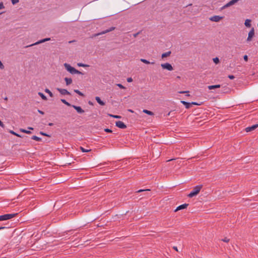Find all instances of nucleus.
Listing matches in <instances>:
<instances>
[{
  "label": "nucleus",
  "instance_id": "nucleus-50",
  "mask_svg": "<svg viewBox=\"0 0 258 258\" xmlns=\"http://www.w3.org/2000/svg\"><path fill=\"white\" fill-rule=\"evenodd\" d=\"M76 74H82V75H83V74L82 72H80V71H78V70H77V73H76Z\"/></svg>",
  "mask_w": 258,
  "mask_h": 258
},
{
  "label": "nucleus",
  "instance_id": "nucleus-22",
  "mask_svg": "<svg viewBox=\"0 0 258 258\" xmlns=\"http://www.w3.org/2000/svg\"><path fill=\"white\" fill-rule=\"evenodd\" d=\"M31 139L32 140H36L38 142H40L41 141V138L36 136H33L32 137H31Z\"/></svg>",
  "mask_w": 258,
  "mask_h": 258
},
{
  "label": "nucleus",
  "instance_id": "nucleus-36",
  "mask_svg": "<svg viewBox=\"0 0 258 258\" xmlns=\"http://www.w3.org/2000/svg\"><path fill=\"white\" fill-rule=\"evenodd\" d=\"M11 2L13 5H15L19 2V0H11Z\"/></svg>",
  "mask_w": 258,
  "mask_h": 258
},
{
  "label": "nucleus",
  "instance_id": "nucleus-12",
  "mask_svg": "<svg viewBox=\"0 0 258 258\" xmlns=\"http://www.w3.org/2000/svg\"><path fill=\"white\" fill-rule=\"evenodd\" d=\"M72 107H73L75 109H76L77 112L79 113H83L84 112V110L80 106L73 105H72Z\"/></svg>",
  "mask_w": 258,
  "mask_h": 258
},
{
  "label": "nucleus",
  "instance_id": "nucleus-42",
  "mask_svg": "<svg viewBox=\"0 0 258 258\" xmlns=\"http://www.w3.org/2000/svg\"><path fill=\"white\" fill-rule=\"evenodd\" d=\"M191 103V105L192 104H193V105H200L201 104H200V103H198L197 102H191V103Z\"/></svg>",
  "mask_w": 258,
  "mask_h": 258
},
{
  "label": "nucleus",
  "instance_id": "nucleus-39",
  "mask_svg": "<svg viewBox=\"0 0 258 258\" xmlns=\"http://www.w3.org/2000/svg\"><path fill=\"white\" fill-rule=\"evenodd\" d=\"M4 8H5V7H4L3 3V2H1L0 3V10L3 9Z\"/></svg>",
  "mask_w": 258,
  "mask_h": 258
},
{
  "label": "nucleus",
  "instance_id": "nucleus-29",
  "mask_svg": "<svg viewBox=\"0 0 258 258\" xmlns=\"http://www.w3.org/2000/svg\"><path fill=\"white\" fill-rule=\"evenodd\" d=\"M80 149L83 152H89L91 151L90 149H85L82 147H80Z\"/></svg>",
  "mask_w": 258,
  "mask_h": 258
},
{
  "label": "nucleus",
  "instance_id": "nucleus-16",
  "mask_svg": "<svg viewBox=\"0 0 258 258\" xmlns=\"http://www.w3.org/2000/svg\"><path fill=\"white\" fill-rule=\"evenodd\" d=\"M220 86V85H210L208 86V88L209 90H212L214 89L219 88Z\"/></svg>",
  "mask_w": 258,
  "mask_h": 258
},
{
  "label": "nucleus",
  "instance_id": "nucleus-37",
  "mask_svg": "<svg viewBox=\"0 0 258 258\" xmlns=\"http://www.w3.org/2000/svg\"><path fill=\"white\" fill-rule=\"evenodd\" d=\"M229 240H230L227 237H225L224 239H222V241L225 242H228L229 241Z\"/></svg>",
  "mask_w": 258,
  "mask_h": 258
},
{
  "label": "nucleus",
  "instance_id": "nucleus-30",
  "mask_svg": "<svg viewBox=\"0 0 258 258\" xmlns=\"http://www.w3.org/2000/svg\"><path fill=\"white\" fill-rule=\"evenodd\" d=\"M188 92H189V91H179V92H178V93H180V94H185H185H186V95L187 96H189V95H189V94H187V93H188Z\"/></svg>",
  "mask_w": 258,
  "mask_h": 258
},
{
  "label": "nucleus",
  "instance_id": "nucleus-27",
  "mask_svg": "<svg viewBox=\"0 0 258 258\" xmlns=\"http://www.w3.org/2000/svg\"><path fill=\"white\" fill-rule=\"evenodd\" d=\"M108 115L109 116H111V117L115 118H120L121 117V116L117 115H112V114H109Z\"/></svg>",
  "mask_w": 258,
  "mask_h": 258
},
{
  "label": "nucleus",
  "instance_id": "nucleus-52",
  "mask_svg": "<svg viewBox=\"0 0 258 258\" xmlns=\"http://www.w3.org/2000/svg\"><path fill=\"white\" fill-rule=\"evenodd\" d=\"M227 8L226 7H225V6H223L221 8V10H224L225 9Z\"/></svg>",
  "mask_w": 258,
  "mask_h": 258
},
{
  "label": "nucleus",
  "instance_id": "nucleus-20",
  "mask_svg": "<svg viewBox=\"0 0 258 258\" xmlns=\"http://www.w3.org/2000/svg\"><path fill=\"white\" fill-rule=\"evenodd\" d=\"M171 54V51H167L165 53H163L162 54V58H164V57H168Z\"/></svg>",
  "mask_w": 258,
  "mask_h": 258
},
{
  "label": "nucleus",
  "instance_id": "nucleus-43",
  "mask_svg": "<svg viewBox=\"0 0 258 258\" xmlns=\"http://www.w3.org/2000/svg\"><path fill=\"white\" fill-rule=\"evenodd\" d=\"M104 131L107 133H111L112 132V131L109 128H105L104 130Z\"/></svg>",
  "mask_w": 258,
  "mask_h": 258
},
{
  "label": "nucleus",
  "instance_id": "nucleus-60",
  "mask_svg": "<svg viewBox=\"0 0 258 258\" xmlns=\"http://www.w3.org/2000/svg\"><path fill=\"white\" fill-rule=\"evenodd\" d=\"M2 14H3V13H0V15H1Z\"/></svg>",
  "mask_w": 258,
  "mask_h": 258
},
{
  "label": "nucleus",
  "instance_id": "nucleus-7",
  "mask_svg": "<svg viewBox=\"0 0 258 258\" xmlns=\"http://www.w3.org/2000/svg\"><path fill=\"white\" fill-rule=\"evenodd\" d=\"M115 125L117 127L121 129H124L126 128V125L121 121H116Z\"/></svg>",
  "mask_w": 258,
  "mask_h": 258
},
{
  "label": "nucleus",
  "instance_id": "nucleus-9",
  "mask_svg": "<svg viewBox=\"0 0 258 258\" xmlns=\"http://www.w3.org/2000/svg\"><path fill=\"white\" fill-rule=\"evenodd\" d=\"M56 89L62 95H71V93L65 89H61L57 88Z\"/></svg>",
  "mask_w": 258,
  "mask_h": 258
},
{
  "label": "nucleus",
  "instance_id": "nucleus-11",
  "mask_svg": "<svg viewBox=\"0 0 258 258\" xmlns=\"http://www.w3.org/2000/svg\"><path fill=\"white\" fill-rule=\"evenodd\" d=\"M188 206V204H184L181 205H180L176 208V209L174 210V212H177L179 210L186 209Z\"/></svg>",
  "mask_w": 258,
  "mask_h": 258
},
{
  "label": "nucleus",
  "instance_id": "nucleus-48",
  "mask_svg": "<svg viewBox=\"0 0 258 258\" xmlns=\"http://www.w3.org/2000/svg\"><path fill=\"white\" fill-rule=\"evenodd\" d=\"M173 248L175 250H176V251H178V248H177V246H173Z\"/></svg>",
  "mask_w": 258,
  "mask_h": 258
},
{
  "label": "nucleus",
  "instance_id": "nucleus-5",
  "mask_svg": "<svg viewBox=\"0 0 258 258\" xmlns=\"http://www.w3.org/2000/svg\"><path fill=\"white\" fill-rule=\"evenodd\" d=\"M223 18V17L219 16H214L209 18V20L212 22H218Z\"/></svg>",
  "mask_w": 258,
  "mask_h": 258
},
{
  "label": "nucleus",
  "instance_id": "nucleus-1",
  "mask_svg": "<svg viewBox=\"0 0 258 258\" xmlns=\"http://www.w3.org/2000/svg\"><path fill=\"white\" fill-rule=\"evenodd\" d=\"M202 187V185H199L195 186L194 189L188 195V197L189 198H192L197 196L199 193Z\"/></svg>",
  "mask_w": 258,
  "mask_h": 258
},
{
  "label": "nucleus",
  "instance_id": "nucleus-59",
  "mask_svg": "<svg viewBox=\"0 0 258 258\" xmlns=\"http://www.w3.org/2000/svg\"><path fill=\"white\" fill-rule=\"evenodd\" d=\"M174 160V159L168 160L167 161H171V160Z\"/></svg>",
  "mask_w": 258,
  "mask_h": 258
},
{
  "label": "nucleus",
  "instance_id": "nucleus-17",
  "mask_svg": "<svg viewBox=\"0 0 258 258\" xmlns=\"http://www.w3.org/2000/svg\"><path fill=\"white\" fill-rule=\"evenodd\" d=\"M64 81H66V85L67 86L72 84V82H73L72 79L71 78H65Z\"/></svg>",
  "mask_w": 258,
  "mask_h": 258
},
{
  "label": "nucleus",
  "instance_id": "nucleus-18",
  "mask_svg": "<svg viewBox=\"0 0 258 258\" xmlns=\"http://www.w3.org/2000/svg\"><path fill=\"white\" fill-rule=\"evenodd\" d=\"M251 20L249 19H246L245 21L244 25L247 27H250L251 26Z\"/></svg>",
  "mask_w": 258,
  "mask_h": 258
},
{
  "label": "nucleus",
  "instance_id": "nucleus-32",
  "mask_svg": "<svg viewBox=\"0 0 258 258\" xmlns=\"http://www.w3.org/2000/svg\"><path fill=\"white\" fill-rule=\"evenodd\" d=\"M74 92L81 96H84V94L79 90H74Z\"/></svg>",
  "mask_w": 258,
  "mask_h": 258
},
{
  "label": "nucleus",
  "instance_id": "nucleus-23",
  "mask_svg": "<svg viewBox=\"0 0 258 258\" xmlns=\"http://www.w3.org/2000/svg\"><path fill=\"white\" fill-rule=\"evenodd\" d=\"M38 95L41 97V98L44 100H47V97L41 92H39Z\"/></svg>",
  "mask_w": 258,
  "mask_h": 258
},
{
  "label": "nucleus",
  "instance_id": "nucleus-51",
  "mask_svg": "<svg viewBox=\"0 0 258 258\" xmlns=\"http://www.w3.org/2000/svg\"><path fill=\"white\" fill-rule=\"evenodd\" d=\"M7 227H4V226H1L0 227V230H2V229H4L5 228H6Z\"/></svg>",
  "mask_w": 258,
  "mask_h": 258
},
{
  "label": "nucleus",
  "instance_id": "nucleus-41",
  "mask_svg": "<svg viewBox=\"0 0 258 258\" xmlns=\"http://www.w3.org/2000/svg\"><path fill=\"white\" fill-rule=\"evenodd\" d=\"M243 59H244V60L245 61H248V56H247V55H244L243 56Z\"/></svg>",
  "mask_w": 258,
  "mask_h": 258
},
{
  "label": "nucleus",
  "instance_id": "nucleus-44",
  "mask_svg": "<svg viewBox=\"0 0 258 258\" xmlns=\"http://www.w3.org/2000/svg\"><path fill=\"white\" fill-rule=\"evenodd\" d=\"M230 79H233L235 78V77L233 76V75H229L228 77Z\"/></svg>",
  "mask_w": 258,
  "mask_h": 258
},
{
  "label": "nucleus",
  "instance_id": "nucleus-4",
  "mask_svg": "<svg viewBox=\"0 0 258 258\" xmlns=\"http://www.w3.org/2000/svg\"><path fill=\"white\" fill-rule=\"evenodd\" d=\"M50 40V38H44V39H41L33 44H32L31 45H28V46H26V47H31V46H34V45H38V44H39L40 43H43V42H45L46 41H49Z\"/></svg>",
  "mask_w": 258,
  "mask_h": 258
},
{
  "label": "nucleus",
  "instance_id": "nucleus-34",
  "mask_svg": "<svg viewBox=\"0 0 258 258\" xmlns=\"http://www.w3.org/2000/svg\"><path fill=\"white\" fill-rule=\"evenodd\" d=\"M213 61L215 63L217 64V63H218L219 62V58L218 57H215V58H213Z\"/></svg>",
  "mask_w": 258,
  "mask_h": 258
},
{
  "label": "nucleus",
  "instance_id": "nucleus-57",
  "mask_svg": "<svg viewBox=\"0 0 258 258\" xmlns=\"http://www.w3.org/2000/svg\"><path fill=\"white\" fill-rule=\"evenodd\" d=\"M170 113H171V112H169L167 114V115H168V116H169V115H170Z\"/></svg>",
  "mask_w": 258,
  "mask_h": 258
},
{
  "label": "nucleus",
  "instance_id": "nucleus-15",
  "mask_svg": "<svg viewBox=\"0 0 258 258\" xmlns=\"http://www.w3.org/2000/svg\"><path fill=\"white\" fill-rule=\"evenodd\" d=\"M180 102L183 104L184 105H185V107L186 109H188L191 106V103H189V102H187L185 101H181Z\"/></svg>",
  "mask_w": 258,
  "mask_h": 258
},
{
  "label": "nucleus",
  "instance_id": "nucleus-46",
  "mask_svg": "<svg viewBox=\"0 0 258 258\" xmlns=\"http://www.w3.org/2000/svg\"><path fill=\"white\" fill-rule=\"evenodd\" d=\"M0 221H4V215L0 216Z\"/></svg>",
  "mask_w": 258,
  "mask_h": 258
},
{
  "label": "nucleus",
  "instance_id": "nucleus-33",
  "mask_svg": "<svg viewBox=\"0 0 258 258\" xmlns=\"http://www.w3.org/2000/svg\"><path fill=\"white\" fill-rule=\"evenodd\" d=\"M78 66H79V67H89V66L88 65V64H84V63H78Z\"/></svg>",
  "mask_w": 258,
  "mask_h": 258
},
{
  "label": "nucleus",
  "instance_id": "nucleus-26",
  "mask_svg": "<svg viewBox=\"0 0 258 258\" xmlns=\"http://www.w3.org/2000/svg\"><path fill=\"white\" fill-rule=\"evenodd\" d=\"M45 92L49 94V95L51 97H53V94L52 92L48 89H45Z\"/></svg>",
  "mask_w": 258,
  "mask_h": 258
},
{
  "label": "nucleus",
  "instance_id": "nucleus-38",
  "mask_svg": "<svg viewBox=\"0 0 258 258\" xmlns=\"http://www.w3.org/2000/svg\"><path fill=\"white\" fill-rule=\"evenodd\" d=\"M116 85L119 87L121 89H124L125 88L121 84H116Z\"/></svg>",
  "mask_w": 258,
  "mask_h": 258
},
{
  "label": "nucleus",
  "instance_id": "nucleus-55",
  "mask_svg": "<svg viewBox=\"0 0 258 258\" xmlns=\"http://www.w3.org/2000/svg\"><path fill=\"white\" fill-rule=\"evenodd\" d=\"M53 125V124L52 123H48V125H49V126H52Z\"/></svg>",
  "mask_w": 258,
  "mask_h": 258
},
{
  "label": "nucleus",
  "instance_id": "nucleus-49",
  "mask_svg": "<svg viewBox=\"0 0 258 258\" xmlns=\"http://www.w3.org/2000/svg\"><path fill=\"white\" fill-rule=\"evenodd\" d=\"M139 34V32L137 33H135V34H134L133 36H134V37H136Z\"/></svg>",
  "mask_w": 258,
  "mask_h": 258
},
{
  "label": "nucleus",
  "instance_id": "nucleus-24",
  "mask_svg": "<svg viewBox=\"0 0 258 258\" xmlns=\"http://www.w3.org/2000/svg\"><path fill=\"white\" fill-rule=\"evenodd\" d=\"M60 101L64 103V104L67 105L68 106H72V105H71L70 103L67 102L65 99H61Z\"/></svg>",
  "mask_w": 258,
  "mask_h": 258
},
{
  "label": "nucleus",
  "instance_id": "nucleus-54",
  "mask_svg": "<svg viewBox=\"0 0 258 258\" xmlns=\"http://www.w3.org/2000/svg\"><path fill=\"white\" fill-rule=\"evenodd\" d=\"M128 111H129V112H132V113H133V112H134V111H133V110H132V109H128Z\"/></svg>",
  "mask_w": 258,
  "mask_h": 258
},
{
  "label": "nucleus",
  "instance_id": "nucleus-8",
  "mask_svg": "<svg viewBox=\"0 0 258 258\" xmlns=\"http://www.w3.org/2000/svg\"><path fill=\"white\" fill-rule=\"evenodd\" d=\"M17 214H18L17 213H15V214H7L3 215L4 221L7 220L9 219H11L15 217Z\"/></svg>",
  "mask_w": 258,
  "mask_h": 258
},
{
  "label": "nucleus",
  "instance_id": "nucleus-45",
  "mask_svg": "<svg viewBox=\"0 0 258 258\" xmlns=\"http://www.w3.org/2000/svg\"><path fill=\"white\" fill-rule=\"evenodd\" d=\"M127 81L129 83L132 82L133 81V79L132 78H128L127 79Z\"/></svg>",
  "mask_w": 258,
  "mask_h": 258
},
{
  "label": "nucleus",
  "instance_id": "nucleus-40",
  "mask_svg": "<svg viewBox=\"0 0 258 258\" xmlns=\"http://www.w3.org/2000/svg\"><path fill=\"white\" fill-rule=\"evenodd\" d=\"M40 134L43 135V136H46V137H49V136L48 135H47V134L46 133H44L42 132H40Z\"/></svg>",
  "mask_w": 258,
  "mask_h": 258
},
{
  "label": "nucleus",
  "instance_id": "nucleus-6",
  "mask_svg": "<svg viewBox=\"0 0 258 258\" xmlns=\"http://www.w3.org/2000/svg\"><path fill=\"white\" fill-rule=\"evenodd\" d=\"M254 35V30L252 28L248 33V37L247 38V41H250L252 40V37Z\"/></svg>",
  "mask_w": 258,
  "mask_h": 258
},
{
  "label": "nucleus",
  "instance_id": "nucleus-13",
  "mask_svg": "<svg viewBox=\"0 0 258 258\" xmlns=\"http://www.w3.org/2000/svg\"><path fill=\"white\" fill-rule=\"evenodd\" d=\"M114 29H115V27H112L109 29H107V30H106L105 31H103V32H101L100 33H98V34H95V36H98V35H101V34H103L106 33L107 32H110V31H112V30H113Z\"/></svg>",
  "mask_w": 258,
  "mask_h": 258
},
{
  "label": "nucleus",
  "instance_id": "nucleus-25",
  "mask_svg": "<svg viewBox=\"0 0 258 258\" xmlns=\"http://www.w3.org/2000/svg\"><path fill=\"white\" fill-rule=\"evenodd\" d=\"M20 131L22 132V133H26V134H31V132H30V131H28V130H25V129H23V128H21L20 130Z\"/></svg>",
  "mask_w": 258,
  "mask_h": 258
},
{
  "label": "nucleus",
  "instance_id": "nucleus-56",
  "mask_svg": "<svg viewBox=\"0 0 258 258\" xmlns=\"http://www.w3.org/2000/svg\"><path fill=\"white\" fill-rule=\"evenodd\" d=\"M28 128L29 129V130H33V128L31 127H28Z\"/></svg>",
  "mask_w": 258,
  "mask_h": 258
},
{
  "label": "nucleus",
  "instance_id": "nucleus-14",
  "mask_svg": "<svg viewBox=\"0 0 258 258\" xmlns=\"http://www.w3.org/2000/svg\"><path fill=\"white\" fill-rule=\"evenodd\" d=\"M95 100L97 101V102L100 105H102V106H104L105 105V102H104L103 101H102L101 100V99L99 97H98V96H96L95 97Z\"/></svg>",
  "mask_w": 258,
  "mask_h": 258
},
{
  "label": "nucleus",
  "instance_id": "nucleus-3",
  "mask_svg": "<svg viewBox=\"0 0 258 258\" xmlns=\"http://www.w3.org/2000/svg\"><path fill=\"white\" fill-rule=\"evenodd\" d=\"M161 66L163 69H166L170 71H172L173 70V68L171 64L168 62L165 63H162L161 64Z\"/></svg>",
  "mask_w": 258,
  "mask_h": 258
},
{
  "label": "nucleus",
  "instance_id": "nucleus-47",
  "mask_svg": "<svg viewBox=\"0 0 258 258\" xmlns=\"http://www.w3.org/2000/svg\"><path fill=\"white\" fill-rule=\"evenodd\" d=\"M38 112L39 113L41 114H44V112H43V111H41V110H39V109H38Z\"/></svg>",
  "mask_w": 258,
  "mask_h": 258
},
{
  "label": "nucleus",
  "instance_id": "nucleus-53",
  "mask_svg": "<svg viewBox=\"0 0 258 258\" xmlns=\"http://www.w3.org/2000/svg\"><path fill=\"white\" fill-rule=\"evenodd\" d=\"M88 103H89L90 105H93V103H92L91 101H89L88 102Z\"/></svg>",
  "mask_w": 258,
  "mask_h": 258
},
{
  "label": "nucleus",
  "instance_id": "nucleus-2",
  "mask_svg": "<svg viewBox=\"0 0 258 258\" xmlns=\"http://www.w3.org/2000/svg\"><path fill=\"white\" fill-rule=\"evenodd\" d=\"M64 67L65 69L72 74H76V73H77V70L67 63H64Z\"/></svg>",
  "mask_w": 258,
  "mask_h": 258
},
{
  "label": "nucleus",
  "instance_id": "nucleus-35",
  "mask_svg": "<svg viewBox=\"0 0 258 258\" xmlns=\"http://www.w3.org/2000/svg\"><path fill=\"white\" fill-rule=\"evenodd\" d=\"M145 191H150V189H140V190H138V191H137V192H141Z\"/></svg>",
  "mask_w": 258,
  "mask_h": 258
},
{
  "label": "nucleus",
  "instance_id": "nucleus-19",
  "mask_svg": "<svg viewBox=\"0 0 258 258\" xmlns=\"http://www.w3.org/2000/svg\"><path fill=\"white\" fill-rule=\"evenodd\" d=\"M141 61L146 64H150V63L154 64L155 63L154 62H150L148 60H147V59H143V58H141Z\"/></svg>",
  "mask_w": 258,
  "mask_h": 258
},
{
  "label": "nucleus",
  "instance_id": "nucleus-28",
  "mask_svg": "<svg viewBox=\"0 0 258 258\" xmlns=\"http://www.w3.org/2000/svg\"><path fill=\"white\" fill-rule=\"evenodd\" d=\"M9 132H10L11 134H13V135H15V136H17V137H20V138H22V137L21 135H19V134H17L16 133L14 132V131H10Z\"/></svg>",
  "mask_w": 258,
  "mask_h": 258
},
{
  "label": "nucleus",
  "instance_id": "nucleus-21",
  "mask_svg": "<svg viewBox=\"0 0 258 258\" xmlns=\"http://www.w3.org/2000/svg\"><path fill=\"white\" fill-rule=\"evenodd\" d=\"M143 112L148 114V115H154V113L153 112L149 111L148 110H147V109H144Z\"/></svg>",
  "mask_w": 258,
  "mask_h": 258
},
{
  "label": "nucleus",
  "instance_id": "nucleus-10",
  "mask_svg": "<svg viewBox=\"0 0 258 258\" xmlns=\"http://www.w3.org/2000/svg\"><path fill=\"white\" fill-rule=\"evenodd\" d=\"M258 127V124H254L251 126H248L245 128V131L246 132H251L252 131L254 130L255 128H256Z\"/></svg>",
  "mask_w": 258,
  "mask_h": 258
},
{
  "label": "nucleus",
  "instance_id": "nucleus-31",
  "mask_svg": "<svg viewBox=\"0 0 258 258\" xmlns=\"http://www.w3.org/2000/svg\"><path fill=\"white\" fill-rule=\"evenodd\" d=\"M188 92H189V91H179V92H178V93H180V94H185H185H186V95L187 96H189V95H189V94H187V93H188Z\"/></svg>",
  "mask_w": 258,
  "mask_h": 258
},
{
  "label": "nucleus",
  "instance_id": "nucleus-58",
  "mask_svg": "<svg viewBox=\"0 0 258 258\" xmlns=\"http://www.w3.org/2000/svg\"><path fill=\"white\" fill-rule=\"evenodd\" d=\"M5 99V100H8V98L6 97H5V99Z\"/></svg>",
  "mask_w": 258,
  "mask_h": 258
}]
</instances>
